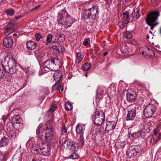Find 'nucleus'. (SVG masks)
<instances>
[{"label": "nucleus", "instance_id": "nucleus-1", "mask_svg": "<svg viewBox=\"0 0 161 161\" xmlns=\"http://www.w3.org/2000/svg\"><path fill=\"white\" fill-rule=\"evenodd\" d=\"M2 63V65L4 70L9 74H8V75H6L4 79L6 81H10L12 77V74L15 73L17 71L16 68V62L11 55L7 54Z\"/></svg>", "mask_w": 161, "mask_h": 161}, {"label": "nucleus", "instance_id": "nucleus-2", "mask_svg": "<svg viewBox=\"0 0 161 161\" xmlns=\"http://www.w3.org/2000/svg\"><path fill=\"white\" fill-rule=\"evenodd\" d=\"M76 20L75 19L71 17L64 9L58 13L57 15V21L59 23L64 25L66 28L70 27Z\"/></svg>", "mask_w": 161, "mask_h": 161}, {"label": "nucleus", "instance_id": "nucleus-3", "mask_svg": "<svg viewBox=\"0 0 161 161\" xmlns=\"http://www.w3.org/2000/svg\"><path fill=\"white\" fill-rule=\"evenodd\" d=\"M98 12V7L97 5H93L92 8L85 10L83 15L84 19L85 20H94Z\"/></svg>", "mask_w": 161, "mask_h": 161}, {"label": "nucleus", "instance_id": "nucleus-4", "mask_svg": "<svg viewBox=\"0 0 161 161\" xmlns=\"http://www.w3.org/2000/svg\"><path fill=\"white\" fill-rule=\"evenodd\" d=\"M39 149H36L33 147L31 148V151L38 152L39 154L44 156H47L49 155L51 151V146L49 144L42 143L39 144Z\"/></svg>", "mask_w": 161, "mask_h": 161}, {"label": "nucleus", "instance_id": "nucleus-5", "mask_svg": "<svg viewBox=\"0 0 161 161\" xmlns=\"http://www.w3.org/2000/svg\"><path fill=\"white\" fill-rule=\"evenodd\" d=\"M54 130L53 127L51 125H47L44 130L45 136L43 137V139L42 141H45L49 143L54 139Z\"/></svg>", "mask_w": 161, "mask_h": 161}, {"label": "nucleus", "instance_id": "nucleus-6", "mask_svg": "<svg viewBox=\"0 0 161 161\" xmlns=\"http://www.w3.org/2000/svg\"><path fill=\"white\" fill-rule=\"evenodd\" d=\"M105 115L103 111H96L92 116L94 124L98 126L102 125L105 120Z\"/></svg>", "mask_w": 161, "mask_h": 161}, {"label": "nucleus", "instance_id": "nucleus-7", "mask_svg": "<svg viewBox=\"0 0 161 161\" xmlns=\"http://www.w3.org/2000/svg\"><path fill=\"white\" fill-rule=\"evenodd\" d=\"M137 105L136 104L130 105L127 108L128 114L126 120H133L135 118L136 114Z\"/></svg>", "mask_w": 161, "mask_h": 161}, {"label": "nucleus", "instance_id": "nucleus-8", "mask_svg": "<svg viewBox=\"0 0 161 161\" xmlns=\"http://www.w3.org/2000/svg\"><path fill=\"white\" fill-rule=\"evenodd\" d=\"M160 15L159 13L157 11H155L149 14L146 19V22L150 26H151V29H153L154 26L156 25L154 23L157 19L158 17Z\"/></svg>", "mask_w": 161, "mask_h": 161}, {"label": "nucleus", "instance_id": "nucleus-9", "mask_svg": "<svg viewBox=\"0 0 161 161\" xmlns=\"http://www.w3.org/2000/svg\"><path fill=\"white\" fill-rule=\"evenodd\" d=\"M136 128L137 130V131L130 135L129 136L131 139L134 140L139 137L143 139H145L147 137V133L144 131V129L139 127H136Z\"/></svg>", "mask_w": 161, "mask_h": 161}, {"label": "nucleus", "instance_id": "nucleus-10", "mask_svg": "<svg viewBox=\"0 0 161 161\" xmlns=\"http://www.w3.org/2000/svg\"><path fill=\"white\" fill-rule=\"evenodd\" d=\"M142 149L139 145L132 146L130 147L126 151L127 158H131L135 156L137 153L141 151Z\"/></svg>", "mask_w": 161, "mask_h": 161}, {"label": "nucleus", "instance_id": "nucleus-11", "mask_svg": "<svg viewBox=\"0 0 161 161\" xmlns=\"http://www.w3.org/2000/svg\"><path fill=\"white\" fill-rule=\"evenodd\" d=\"M155 111V105L149 104L147 105L144 109V115L146 118H150Z\"/></svg>", "mask_w": 161, "mask_h": 161}, {"label": "nucleus", "instance_id": "nucleus-12", "mask_svg": "<svg viewBox=\"0 0 161 161\" xmlns=\"http://www.w3.org/2000/svg\"><path fill=\"white\" fill-rule=\"evenodd\" d=\"M141 53L144 57L148 58H152L154 56V53L151 49L145 46L141 47L140 50Z\"/></svg>", "mask_w": 161, "mask_h": 161}, {"label": "nucleus", "instance_id": "nucleus-13", "mask_svg": "<svg viewBox=\"0 0 161 161\" xmlns=\"http://www.w3.org/2000/svg\"><path fill=\"white\" fill-rule=\"evenodd\" d=\"M51 66L52 67L51 71H56L60 69V61L57 59H52L51 61Z\"/></svg>", "mask_w": 161, "mask_h": 161}, {"label": "nucleus", "instance_id": "nucleus-14", "mask_svg": "<svg viewBox=\"0 0 161 161\" xmlns=\"http://www.w3.org/2000/svg\"><path fill=\"white\" fill-rule=\"evenodd\" d=\"M116 125V123L114 121H107L105 127V133L114 130Z\"/></svg>", "mask_w": 161, "mask_h": 161}, {"label": "nucleus", "instance_id": "nucleus-15", "mask_svg": "<svg viewBox=\"0 0 161 161\" xmlns=\"http://www.w3.org/2000/svg\"><path fill=\"white\" fill-rule=\"evenodd\" d=\"M7 132L8 136L12 139H14L16 137V130L13 127H7Z\"/></svg>", "mask_w": 161, "mask_h": 161}, {"label": "nucleus", "instance_id": "nucleus-16", "mask_svg": "<svg viewBox=\"0 0 161 161\" xmlns=\"http://www.w3.org/2000/svg\"><path fill=\"white\" fill-rule=\"evenodd\" d=\"M140 17V14L139 13V8H136L134 10V12L130 15V17L128 19V21L131 22L133 20H135L138 19Z\"/></svg>", "mask_w": 161, "mask_h": 161}, {"label": "nucleus", "instance_id": "nucleus-17", "mask_svg": "<svg viewBox=\"0 0 161 161\" xmlns=\"http://www.w3.org/2000/svg\"><path fill=\"white\" fill-rule=\"evenodd\" d=\"M161 136L158 135L153 134L151 138H149V142H147V144L150 143L151 146H153L154 144L157 142L160 139Z\"/></svg>", "mask_w": 161, "mask_h": 161}, {"label": "nucleus", "instance_id": "nucleus-18", "mask_svg": "<svg viewBox=\"0 0 161 161\" xmlns=\"http://www.w3.org/2000/svg\"><path fill=\"white\" fill-rule=\"evenodd\" d=\"M4 45L7 48H10L12 47L13 42L12 39L9 37H6L4 38L3 40Z\"/></svg>", "mask_w": 161, "mask_h": 161}, {"label": "nucleus", "instance_id": "nucleus-19", "mask_svg": "<svg viewBox=\"0 0 161 161\" xmlns=\"http://www.w3.org/2000/svg\"><path fill=\"white\" fill-rule=\"evenodd\" d=\"M12 123L13 125H14L15 124H18L22 126L23 124L21 123L22 119L19 115H14L12 118Z\"/></svg>", "mask_w": 161, "mask_h": 161}, {"label": "nucleus", "instance_id": "nucleus-20", "mask_svg": "<svg viewBox=\"0 0 161 161\" xmlns=\"http://www.w3.org/2000/svg\"><path fill=\"white\" fill-rule=\"evenodd\" d=\"M9 142V139L5 136H3L0 141V148L7 146Z\"/></svg>", "mask_w": 161, "mask_h": 161}, {"label": "nucleus", "instance_id": "nucleus-21", "mask_svg": "<svg viewBox=\"0 0 161 161\" xmlns=\"http://www.w3.org/2000/svg\"><path fill=\"white\" fill-rule=\"evenodd\" d=\"M44 128L42 126H38L36 130V134L40 137V139L42 140L43 139V132L44 130Z\"/></svg>", "mask_w": 161, "mask_h": 161}, {"label": "nucleus", "instance_id": "nucleus-22", "mask_svg": "<svg viewBox=\"0 0 161 161\" xmlns=\"http://www.w3.org/2000/svg\"><path fill=\"white\" fill-rule=\"evenodd\" d=\"M126 98L128 101L132 102L134 101L136 98V94L129 92H127L126 95Z\"/></svg>", "mask_w": 161, "mask_h": 161}, {"label": "nucleus", "instance_id": "nucleus-23", "mask_svg": "<svg viewBox=\"0 0 161 161\" xmlns=\"http://www.w3.org/2000/svg\"><path fill=\"white\" fill-rule=\"evenodd\" d=\"M26 47L29 50H33L36 47V43L32 41H29L27 42Z\"/></svg>", "mask_w": 161, "mask_h": 161}, {"label": "nucleus", "instance_id": "nucleus-24", "mask_svg": "<svg viewBox=\"0 0 161 161\" xmlns=\"http://www.w3.org/2000/svg\"><path fill=\"white\" fill-rule=\"evenodd\" d=\"M53 76L54 79L57 82H59L62 77V74L58 71H55Z\"/></svg>", "mask_w": 161, "mask_h": 161}, {"label": "nucleus", "instance_id": "nucleus-25", "mask_svg": "<svg viewBox=\"0 0 161 161\" xmlns=\"http://www.w3.org/2000/svg\"><path fill=\"white\" fill-rule=\"evenodd\" d=\"M43 67L44 68L45 70H46V69H47L51 70L52 69V67L51 66V64H50V62L47 60H46L44 63L43 65Z\"/></svg>", "mask_w": 161, "mask_h": 161}, {"label": "nucleus", "instance_id": "nucleus-26", "mask_svg": "<svg viewBox=\"0 0 161 161\" xmlns=\"http://www.w3.org/2000/svg\"><path fill=\"white\" fill-rule=\"evenodd\" d=\"M84 129L80 125H77L76 127V131L77 134H83Z\"/></svg>", "mask_w": 161, "mask_h": 161}, {"label": "nucleus", "instance_id": "nucleus-27", "mask_svg": "<svg viewBox=\"0 0 161 161\" xmlns=\"http://www.w3.org/2000/svg\"><path fill=\"white\" fill-rule=\"evenodd\" d=\"M52 47L57 50L59 53H62L64 51V48L60 46L59 44L57 43L56 45H53Z\"/></svg>", "mask_w": 161, "mask_h": 161}, {"label": "nucleus", "instance_id": "nucleus-28", "mask_svg": "<svg viewBox=\"0 0 161 161\" xmlns=\"http://www.w3.org/2000/svg\"><path fill=\"white\" fill-rule=\"evenodd\" d=\"M76 56L77 58L76 59L75 62L79 64L82 60L84 57V55L82 53H77Z\"/></svg>", "mask_w": 161, "mask_h": 161}, {"label": "nucleus", "instance_id": "nucleus-29", "mask_svg": "<svg viewBox=\"0 0 161 161\" xmlns=\"http://www.w3.org/2000/svg\"><path fill=\"white\" fill-rule=\"evenodd\" d=\"M57 40L60 42H63L65 40V35L62 33H59L56 35Z\"/></svg>", "mask_w": 161, "mask_h": 161}, {"label": "nucleus", "instance_id": "nucleus-30", "mask_svg": "<svg viewBox=\"0 0 161 161\" xmlns=\"http://www.w3.org/2000/svg\"><path fill=\"white\" fill-rule=\"evenodd\" d=\"M129 22L126 21L124 19L122 20V21H119L118 23V25L120 28H123Z\"/></svg>", "mask_w": 161, "mask_h": 161}, {"label": "nucleus", "instance_id": "nucleus-31", "mask_svg": "<svg viewBox=\"0 0 161 161\" xmlns=\"http://www.w3.org/2000/svg\"><path fill=\"white\" fill-rule=\"evenodd\" d=\"M91 65L90 63H86L83 65L82 69L84 70L87 71L90 69Z\"/></svg>", "mask_w": 161, "mask_h": 161}, {"label": "nucleus", "instance_id": "nucleus-32", "mask_svg": "<svg viewBox=\"0 0 161 161\" xmlns=\"http://www.w3.org/2000/svg\"><path fill=\"white\" fill-rule=\"evenodd\" d=\"M116 147L118 148H123L125 145V143L124 142H117L115 144Z\"/></svg>", "mask_w": 161, "mask_h": 161}, {"label": "nucleus", "instance_id": "nucleus-33", "mask_svg": "<svg viewBox=\"0 0 161 161\" xmlns=\"http://www.w3.org/2000/svg\"><path fill=\"white\" fill-rule=\"evenodd\" d=\"M65 107L66 109L68 111H70L73 109L72 104L69 102L66 103L65 104Z\"/></svg>", "mask_w": 161, "mask_h": 161}, {"label": "nucleus", "instance_id": "nucleus-34", "mask_svg": "<svg viewBox=\"0 0 161 161\" xmlns=\"http://www.w3.org/2000/svg\"><path fill=\"white\" fill-rule=\"evenodd\" d=\"M53 37V36L51 34H49L47 36V40L46 41V44L47 45L51 42L52 39Z\"/></svg>", "mask_w": 161, "mask_h": 161}, {"label": "nucleus", "instance_id": "nucleus-35", "mask_svg": "<svg viewBox=\"0 0 161 161\" xmlns=\"http://www.w3.org/2000/svg\"><path fill=\"white\" fill-rule=\"evenodd\" d=\"M123 15L124 18L123 19L125 20L126 21L129 22L128 21V19H129L130 17V16L129 15V13L126 11L123 13Z\"/></svg>", "mask_w": 161, "mask_h": 161}, {"label": "nucleus", "instance_id": "nucleus-36", "mask_svg": "<svg viewBox=\"0 0 161 161\" xmlns=\"http://www.w3.org/2000/svg\"><path fill=\"white\" fill-rule=\"evenodd\" d=\"M60 83L59 82H56L53 86L52 89L53 90H58L59 87Z\"/></svg>", "mask_w": 161, "mask_h": 161}, {"label": "nucleus", "instance_id": "nucleus-37", "mask_svg": "<svg viewBox=\"0 0 161 161\" xmlns=\"http://www.w3.org/2000/svg\"><path fill=\"white\" fill-rule=\"evenodd\" d=\"M79 157V156L76 152H74L70 156V158L73 159H76Z\"/></svg>", "mask_w": 161, "mask_h": 161}, {"label": "nucleus", "instance_id": "nucleus-38", "mask_svg": "<svg viewBox=\"0 0 161 161\" xmlns=\"http://www.w3.org/2000/svg\"><path fill=\"white\" fill-rule=\"evenodd\" d=\"M35 37L36 38V40L37 41H39L41 39H42L43 36L40 33H36L35 35Z\"/></svg>", "mask_w": 161, "mask_h": 161}, {"label": "nucleus", "instance_id": "nucleus-39", "mask_svg": "<svg viewBox=\"0 0 161 161\" xmlns=\"http://www.w3.org/2000/svg\"><path fill=\"white\" fill-rule=\"evenodd\" d=\"M61 135H65L67 134V130L66 129L65 125H63L61 129Z\"/></svg>", "mask_w": 161, "mask_h": 161}, {"label": "nucleus", "instance_id": "nucleus-40", "mask_svg": "<svg viewBox=\"0 0 161 161\" xmlns=\"http://www.w3.org/2000/svg\"><path fill=\"white\" fill-rule=\"evenodd\" d=\"M57 108V105L56 104H52L49 109V111L53 112Z\"/></svg>", "mask_w": 161, "mask_h": 161}, {"label": "nucleus", "instance_id": "nucleus-41", "mask_svg": "<svg viewBox=\"0 0 161 161\" xmlns=\"http://www.w3.org/2000/svg\"><path fill=\"white\" fill-rule=\"evenodd\" d=\"M6 13L8 15L11 16L14 14V11L12 8H9L6 11Z\"/></svg>", "mask_w": 161, "mask_h": 161}, {"label": "nucleus", "instance_id": "nucleus-42", "mask_svg": "<svg viewBox=\"0 0 161 161\" xmlns=\"http://www.w3.org/2000/svg\"><path fill=\"white\" fill-rule=\"evenodd\" d=\"M5 30L7 31V32L6 33L8 34H9V33L12 32L13 31V28L8 26L5 28Z\"/></svg>", "mask_w": 161, "mask_h": 161}, {"label": "nucleus", "instance_id": "nucleus-43", "mask_svg": "<svg viewBox=\"0 0 161 161\" xmlns=\"http://www.w3.org/2000/svg\"><path fill=\"white\" fill-rule=\"evenodd\" d=\"M90 43V41L89 39L86 38L83 42V44L84 46H86L89 45Z\"/></svg>", "mask_w": 161, "mask_h": 161}, {"label": "nucleus", "instance_id": "nucleus-44", "mask_svg": "<svg viewBox=\"0 0 161 161\" xmlns=\"http://www.w3.org/2000/svg\"><path fill=\"white\" fill-rule=\"evenodd\" d=\"M6 155L5 154H2L0 151V161H5V158Z\"/></svg>", "mask_w": 161, "mask_h": 161}, {"label": "nucleus", "instance_id": "nucleus-45", "mask_svg": "<svg viewBox=\"0 0 161 161\" xmlns=\"http://www.w3.org/2000/svg\"><path fill=\"white\" fill-rule=\"evenodd\" d=\"M158 131L159 130H158V128L155 129L153 131V134H155L156 135H158L159 136H161V133H158Z\"/></svg>", "mask_w": 161, "mask_h": 161}, {"label": "nucleus", "instance_id": "nucleus-46", "mask_svg": "<svg viewBox=\"0 0 161 161\" xmlns=\"http://www.w3.org/2000/svg\"><path fill=\"white\" fill-rule=\"evenodd\" d=\"M79 141L81 143V144H83V140H84V138H83V134L80 135V138H79Z\"/></svg>", "mask_w": 161, "mask_h": 161}, {"label": "nucleus", "instance_id": "nucleus-47", "mask_svg": "<svg viewBox=\"0 0 161 161\" xmlns=\"http://www.w3.org/2000/svg\"><path fill=\"white\" fill-rule=\"evenodd\" d=\"M4 75L3 72H0V81L3 80Z\"/></svg>", "mask_w": 161, "mask_h": 161}, {"label": "nucleus", "instance_id": "nucleus-48", "mask_svg": "<svg viewBox=\"0 0 161 161\" xmlns=\"http://www.w3.org/2000/svg\"><path fill=\"white\" fill-rule=\"evenodd\" d=\"M40 7V5H38L36 6V7H35L34 8H33L32 9H31V11H32L33 10H36L38 9H39V8Z\"/></svg>", "mask_w": 161, "mask_h": 161}, {"label": "nucleus", "instance_id": "nucleus-49", "mask_svg": "<svg viewBox=\"0 0 161 161\" xmlns=\"http://www.w3.org/2000/svg\"><path fill=\"white\" fill-rule=\"evenodd\" d=\"M14 25V23L12 21H10L8 23L7 26L12 28Z\"/></svg>", "mask_w": 161, "mask_h": 161}, {"label": "nucleus", "instance_id": "nucleus-50", "mask_svg": "<svg viewBox=\"0 0 161 161\" xmlns=\"http://www.w3.org/2000/svg\"><path fill=\"white\" fill-rule=\"evenodd\" d=\"M132 37V35L130 33H128V34H127L126 35V38L130 39Z\"/></svg>", "mask_w": 161, "mask_h": 161}, {"label": "nucleus", "instance_id": "nucleus-51", "mask_svg": "<svg viewBox=\"0 0 161 161\" xmlns=\"http://www.w3.org/2000/svg\"><path fill=\"white\" fill-rule=\"evenodd\" d=\"M23 17V15H19L18 16H16L15 17V19H19L21 18H22V17Z\"/></svg>", "mask_w": 161, "mask_h": 161}, {"label": "nucleus", "instance_id": "nucleus-52", "mask_svg": "<svg viewBox=\"0 0 161 161\" xmlns=\"http://www.w3.org/2000/svg\"><path fill=\"white\" fill-rule=\"evenodd\" d=\"M106 1V3L109 5L110 3L111 2V0H104Z\"/></svg>", "mask_w": 161, "mask_h": 161}, {"label": "nucleus", "instance_id": "nucleus-53", "mask_svg": "<svg viewBox=\"0 0 161 161\" xmlns=\"http://www.w3.org/2000/svg\"><path fill=\"white\" fill-rule=\"evenodd\" d=\"M63 91V87L62 86H60V87L59 92H62Z\"/></svg>", "mask_w": 161, "mask_h": 161}, {"label": "nucleus", "instance_id": "nucleus-54", "mask_svg": "<svg viewBox=\"0 0 161 161\" xmlns=\"http://www.w3.org/2000/svg\"><path fill=\"white\" fill-rule=\"evenodd\" d=\"M108 52H106L103 53V55L104 56H106L108 54Z\"/></svg>", "mask_w": 161, "mask_h": 161}, {"label": "nucleus", "instance_id": "nucleus-55", "mask_svg": "<svg viewBox=\"0 0 161 161\" xmlns=\"http://www.w3.org/2000/svg\"><path fill=\"white\" fill-rule=\"evenodd\" d=\"M146 38L147 39H149V36L147 34L146 35Z\"/></svg>", "mask_w": 161, "mask_h": 161}, {"label": "nucleus", "instance_id": "nucleus-56", "mask_svg": "<svg viewBox=\"0 0 161 161\" xmlns=\"http://www.w3.org/2000/svg\"><path fill=\"white\" fill-rule=\"evenodd\" d=\"M4 0H0V3H2Z\"/></svg>", "mask_w": 161, "mask_h": 161}, {"label": "nucleus", "instance_id": "nucleus-57", "mask_svg": "<svg viewBox=\"0 0 161 161\" xmlns=\"http://www.w3.org/2000/svg\"><path fill=\"white\" fill-rule=\"evenodd\" d=\"M159 32H160V33L161 34V27L160 28Z\"/></svg>", "mask_w": 161, "mask_h": 161}, {"label": "nucleus", "instance_id": "nucleus-58", "mask_svg": "<svg viewBox=\"0 0 161 161\" xmlns=\"http://www.w3.org/2000/svg\"><path fill=\"white\" fill-rule=\"evenodd\" d=\"M13 35L14 36H17V34H15V33H14L13 34Z\"/></svg>", "mask_w": 161, "mask_h": 161}, {"label": "nucleus", "instance_id": "nucleus-59", "mask_svg": "<svg viewBox=\"0 0 161 161\" xmlns=\"http://www.w3.org/2000/svg\"><path fill=\"white\" fill-rule=\"evenodd\" d=\"M142 86L143 87H145V86H145V85H142Z\"/></svg>", "mask_w": 161, "mask_h": 161}, {"label": "nucleus", "instance_id": "nucleus-60", "mask_svg": "<svg viewBox=\"0 0 161 161\" xmlns=\"http://www.w3.org/2000/svg\"><path fill=\"white\" fill-rule=\"evenodd\" d=\"M32 161H36V160H35V159H32Z\"/></svg>", "mask_w": 161, "mask_h": 161}, {"label": "nucleus", "instance_id": "nucleus-61", "mask_svg": "<svg viewBox=\"0 0 161 161\" xmlns=\"http://www.w3.org/2000/svg\"><path fill=\"white\" fill-rule=\"evenodd\" d=\"M67 142V141H65V142H64V143H66V142Z\"/></svg>", "mask_w": 161, "mask_h": 161}, {"label": "nucleus", "instance_id": "nucleus-62", "mask_svg": "<svg viewBox=\"0 0 161 161\" xmlns=\"http://www.w3.org/2000/svg\"><path fill=\"white\" fill-rule=\"evenodd\" d=\"M85 76H86V77L87 76V75L86 74H85Z\"/></svg>", "mask_w": 161, "mask_h": 161}, {"label": "nucleus", "instance_id": "nucleus-63", "mask_svg": "<svg viewBox=\"0 0 161 161\" xmlns=\"http://www.w3.org/2000/svg\"><path fill=\"white\" fill-rule=\"evenodd\" d=\"M136 42L135 44H134V45H136Z\"/></svg>", "mask_w": 161, "mask_h": 161}]
</instances>
